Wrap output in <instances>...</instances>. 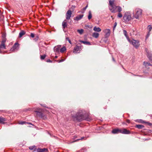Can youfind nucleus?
<instances>
[{"label": "nucleus", "mask_w": 152, "mask_h": 152, "mask_svg": "<svg viewBox=\"0 0 152 152\" xmlns=\"http://www.w3.org/2000/svg\"><path fill=\"white\" fill-rule=\"evenodd\" d=\"M71 115L74 121H81L84 120L89 121L90 119L89 118L88 115L86 112L83 110H79L75 114L74 112H72Z\"/></svg>", "instance_id": "obj_1"}, {"label": "nucleus", "mask_w": 152, "mask_h": 152, "mask_svg": "<svg viewBox=\"0 0 152 152\" xmlns=\"http://www.w3.org/2000/svg\"><path fill=\"white\" fill-rule=\"evenodd\" d=\"M109 3L110 7H109L110 10L112 13H115L116 6L115 4V0H109Z\"/></svg>", "instance_id": "obj_2"}, {"label": "nucleus", "mask_w": 152, "mask_h": 152, "mask_svg": "<svg viewBox=\"0 0 152 152\" xmlns=\"http://www.w3.org/2000/svg\"><path fill=\"white\" fill-rule=\"evenodd\" d=\"M123 19L126 22H128L131 19H133L131 17V15L129 13H126L123 16Z\"/></svg>", "instance_id": "obj_3"}, {"label": "nucleus", "mask_w": 152, "mask_h": 152, "mask_svg": "<svg viewBox=\"0 0 152 152\" xmlns=\"http://www.w3.org/2000/svg\"><path fill=\"white\" fill-rule=\"evenodd\" d=\"M142 14V11L141 10L139 9H137L136 10V13L134 15L135 18L137 19L139 18Z\"/></svg>", "instance_id": "obj_4"}, {"label": "nucleus", "mask_w": 152, "mask_h": 152, "mask_svg": "<svg viewBox=\"0 0 152 152\" xmlns=\"http://www.w3.org/2000/svg\"><path fill=\"white\" fill-rule=\"evenodd\" d=\"M130 42H132L133 46L136 48H138L140 45L139 41L138 40L132 39Z\"/></svg>", "instance_id": "obj_5"}, {"label": "nucleus", "mask_w": 152, "mask_h": 152, "mask_svg": "<svg viewBox=\"0 0 152 152\" xmlns=\"http://www.w3.org/2000/svg\"><path fill=\"white\" fill-rule=\"evenodd\" d=\"M37 110H38L35 111L37 113V115L40 118H42L43 117L42 110L40 109Z\"/></svg>", "instance_id": "obj_6"}, {"label": "nucleus", "mask_w": 152, "mask_h": 152, "mask_svg": "<svg viewBox=\"0 0 152 152\" xmlns=\"http://www.w3.org/2000/svg\"><path fill=\"white\" fill-rule=\"evenodd\" d=\"M72 14V11L70 10H68L66 14V20H68L70 18Z\"/></svg>", "instance_id": "obj_7"}, {"label": "nucleus", "mask_w": 152, "mask_h": 152, "mask_svg": "<svg viewBox=\"0 0 152 152\" xmlns=\"http://www.w3.org/2000/svg\"><path fill=\"white\" fill-rule=\"evenodd\" d=\"M6 41V39L5 38H3L1 41V43L0 45V48L2 49H6V46L5 43Z\"/></svg>", "instance_id": "obj_8"}, {"label": "nucleus", "mask_w": 152, "mask_h": 152, "mask_svg": "<svg viewBox=\"0 0 152 152\" xmlns=\"http://www.w3.org/2000/svg\"><path fill=\"white\" fill-rule=\"evenodd\" d=\"M145 51L147 53V55L148 58L151 60H152V53L151 51H150L147 48L145 49Z\"/></svg>", "instance_id": "obj_9"}, {"label": "nucleus", "mask_w": 152, "mask_h": 152, "mask_svg": "<svg viewBox=\"0 0 152 152\" xmlns=\"http://www.w3.org/2000/svg\"><path fill=\"white\" fill-rule=\"evenodd\" d=\"M80 47L76 45L74 49L73 52L75 53H77L78 51H80Z\"/></svg>", "instance_id": "obj_10"}, {"label": "nucleus", "mask_w": 152, "mask_h": 152, "mask_svg": "<svg viewBox=\"0 0 152 152\" xmlns=\"http://www.w3.org/2000/svg\"><path fill=\"white\" fill-rule=\"evenodd\" d=\"M67 20H65L62 22V26L64 30L65 28H66L67 27Z\"/></svg>", "instance_id": "obj_11"}, {"label": "nucleus", "mask_w": 152, "mask_h": 152, "mask_svg": "<svg viewBox=\"0 0 152 152\" xmlns=\"http://www.w3.org/2000/svg\"><path fill=\"white\" fill-rule=\"evenodd\" d=\"M110 30L109 29H106L104 31V32L105 33V37H109L110 35Z\"/></svg>", "instance_id": "obj_12"}, {"label": "nucleus", "mask_w": 152, "mask_h": 152, "mask_svg": "<svg viewBox=\"0 0 152 152\" xmlns=\"http://www.w3.org/2000/svg\"><path fill=\"white\" fill-rule=\"evenodd\" d=\"M37 151V152H48V150L47 148H45L42 149L38 148Z\"/></svg>", "instance_id": "obj_13"}, {"label": "nucleus", "mask_w": 152, "mask_h": 152, "mask_svg": "<svg viewBox=\"0 0 152 152\" xmlns=\"http://www.w3.org/2000/svg\"><path fill=\"white\" fill-rule=\"evenodd\" d=\"M19 44L18 43H15L13 46V47L10 49L11 51H13L15 50L17 48Z\"/></svg>", "instance_id": "obj_14"}, {"label": "nucleus", "mask_w": 152, "mask_h": 152, "mask_svg": "<svg viewBox=\"0 0 152 152\" xmlns=\"http://www.w3.org/2000/svg\"><path fill=\"white\" fill-rule=\"evenodd\" d=\"M152 29V27L150 25H149L147 28V29L148 30V32L146 38H147L150 35V32L151 31Z\"/></svg>", "instance_id": "obj_15"}, {"label": "nucleus", "mask_w": 152, "mask_h": 152, "mask_svg": "<svg viewBox=\"0 0 152 152\" xmlns=\"http://www.w3.org/2000/svg\"><path fill=\"white\" fill-rule=\"evenodd\" d=\"M123 34H124V35L125 36L126 38H127V39L128 40V41L129 42H131V40H130L129 39V37L127 36V31L126 30H123Z\"/></svg>", "instance_id": "obj_16"}, {"label": "nucleus", "mask_w": 152, "mask_h": 152, "mask_svg": "<svg viewBox=\"0 0 152 152\" xmlns=\"http://www.w3.org/2000/svg\"><path fill=\"white\" fill-rule=\"evenodd\" d=\"M130 133V132L129 130H127L126 129L123 128V133L125 134H129Z\"/></svg>", "instance_id": "obj_17"}, {"label": "nucleus", "mask_w": 152, "mask_h": 152, "mask_svg": "<svg viewBox=\"0 0 152 152\" xmlns=\"http://www.w3.org/2000/svg\"><path fill=\"white\" fill-rule=\"evenodd\" d=\"M83 15H80L78 16H77L75 18L74 20H78L81 19L83 17Z\"/></svg>", "instance_id": "obj_18"}, {"label": "nucleus", "mask_w": 152, "mask_h": 152, "mask_svg": "<svg viewBox=\"0 0 152 152\" xmlns=\"http://www.w3.org/2000/svg\"><path fill=\"white\" fill-rule=\"evenodd\" d=\"M60 45H58L54 47V50L55 52H58L59 51V49L61 47Z\"/></svg>", "instance_id": "obj_19"}, {"label": "nucleus", "mask_w": 152, "mask_h": 152, "mask_svg": "<svg viewBox=\"0 0 152 152\" xmlns=\"http://www.w3.org/2000/svg\"><path fill=\"white\" fill-rule=\"evenodd\" d=\"M93 30L97 32H100L101 31V29L100 28L97 27L96 26H95Z\"/></svg>", "instance_id": "obj_20"}, {"label": "nucleus", "mask_w": 152, "mask_h": 152, "mask_svg": "<svg viewBox=\"0 0 152 152\" xmlns=\"http://www.w3.org/2000/svg\"><path fill=\"white\" fill-rule=\"evenodd\" d=\"M26 34V32L25 31L22 30L19 33V38L21 37L23 35H24Z\"/></svg>", "instance_id": "obj_21"}, {"label": "nucleus", "mask_w": 152, "mask_h": 152, "mask_svg": "<svg viewBox=\"0 0 152 152\" xmlns=\"http://www.w3.org/2000/svg\"><path fill=\"white\" fill-rule=\"evenodd\" d=\"M6 121V119L5 118H4L2 117H0V123L4 124V121Z\"/></svg>", "instance_id": "obj_22"}, {"label": "nucleus", "mask_w": 152, "mask_h": 152, "mask_svg": "<svg viewBox=\"0 0 152 152\" xmlns=\"http://www.w3.org/2000/svg\"><path fill=\"white\" fill-rule=\"evenodd\" d=\"M116 11L115 12H120L122 11V9L121 7L120 6H116Z\"/></svg>", "instance_id": "obj_23"}, {"label": "nucleus", "mask_w": 152, "mask_h": 152, "mask_svg": "<svg viewBox=\"0 0 152 152\" xmlns=\"http://www.w3.org/2000/svg\"><path fill=\"white\" fill-rule=\"evenodd\" d=\"M99 35V33L96 32L92 34V36L95 38H97Z\"/></svg>", "instance_id": "obj_24"}, {"label": "nucleus", "mask_w": 152, "mask_h": 152, "mask_svg": "<svg viewBox=\"0 0 152 152\" xmlns=\"http://www.w3.org/2000/svg\"><path fill=\"white\" fill-rule=\"evenodd\" d=\"M143 64L145 65V67H147L149 66H152V65L151 64L147 62H143Z\"/></svg>", "instance_id": "obj_25"}, {"label": "nucleus", "mask_w": 152, "mask_h": 152, "mask_svg": "<svg viewBox=\"0 0 152 152\" xmlns=\"http://www.w3.org/2000/svg\"><path fill=\"white\" fill-rule=\"evenodd\" d=\"M29 148L30 150H34V151H36V148L35 146V145H33V146H29Z\"/></svg>", "instance_id": "obj_26"}, {"label": "nucleus", "mask_w": 152, "mask_h": 152, "mask_svg": "<svg viewBox=\"0 0 152 152\" xmlns=\"http://www.w3.org/2000/svg\"><path fill=\"white\" fill-rule=\"evenodd\" d=\"M136 127L139 129H142L144 128V126L141 125H137Z\"/></svg>", "instance_id": "obj_27"}, {"label": "nucleus", "mask_w": 152, "mask_h": 152, "mask_svg": "<svg viewBox=\"0 0 152 152\" xmlns=\"http://www.w3.org/2000/svg\"><path fill=\"white\" fill-rule=\"evenodd\" d=\"M92 17V13L91 11H89L88 12V18L89 20H90Z\"/></svg>", "instance_id": "obj_28"}, {"label": "nucleus", "mask_w": 152, "mask_h": 152, "mask_svg": "<svg viewBox=\"0 0 152 152\" xmlns=\"http://www.w3.org/2000/svg\"><path fill=\"white\" fill-rule=\"evenodd\" d=\"M112 133L113 134H118V129H114L112 131Z\"/></svg>", "instance_id": "obj_29"}, {"label": "nucleus", "mask_w": 152, "mask_h": 152, "mask_svg": "<svg viewBox=\"0 0 152 152\" xmlns=\"http://www.w3.org/2000/svg\"><path fill=\"white\" fill-rule=\"evenodd\" d=\"M81 42L85 45H91L90 43L88 42L81 41Z\"/></svg>", "instance_id": "obj_30"}, {"label": "nucleus", "mask_w": 152, "mask_h": 152, "mask_svg": "<svg viewBox=\"0 0 152 152\" xmlns=\"http://www.w3.org/2000/svg\"><path fill=\"white\" fill-rule=\"evenodd\" d=\"M66 49L65 47H63L60 50V52L61 53H63L66 50Z\"/></svg>", "instance_id": "obj_31"}, {"label": "nucleus", "mask_w": 152, "mask_h": 152, "mask_svg": "<svg viewBox=\"0 0 152 152\" xmlns=\"http://www.w3.org/2000/svg\"><path fill=\"white\" fill-rule=\"evenodd\" d=\"M46 55L45 54H44L43 55L40 56V58L41 60H44L46 57Z\"/></svg>", "instance_id": "obj_32"}, {"label": "nucleus", "mask_w": 152, "mask_h": 152, "mask_svg": "<svg viewBox=\"0 0 152 152\" xmlns=\"http://www.w3.org/2000/svg\"><path fill=\"white\" fill-rule=\"evenodd\" d=\"M122 14L121 12H118L117 15V16L118 18H121L122 17Z\"/></svg>", "instance_id": "obj_33"}, {"label": "nucleus", "mask_w": 152, "mask_h": 152, "mask_svg": "<svg viewBox=\"0 0 152 152\" xmlns=\"http://www.w3.org/2000/svg\"><path fill=\"white\" fill-rule=\"evenodd\" d=\"M77 32H79L80 34H82L83 33V30L82 29L80 30H78Z\"/></svg>", "instance_id": "obj_34"}, {"label": "nucleus", "mask_w": 152, "mask_h": 152, "mask_svg": "<svg viewBox=\"0 0 152 152\" xmlns=\"http://www.w3.org/2000/svg\"><path fill=\"white\" fill-rule=\"evenodd\" d=\"M118 133H120L122 134L123 131V129H118Z\"/></svg>", "instance_id": "obj_35"}, {"label": "nucleus", "mask_w": 152, "mask_h": 152, "mask_svg": "<svg viewBox=\"0 0 152 152\" xmlns=\"http://www.w3.org/2000/svg\"><path fill=\"white\" fill-rule=\"evenodd\" d=\"M66 39L67 40H68L70 44H72V43L71 42V41L69 39V37H67L66 38Z\"/></svg>", "instance_id": "obj_36"}, {"label": "nucleus", "mask_w": 152, "mask_h": 152, "mask_svg": "<svg viewBox=\"0 0 152 152\" xmlns=\"http://www.w3.org/2000/svg\"><path fill=\"white\" fill-rule=\"evenodd\" d=\"M30 36L32 38H34V35L32 33H31Z\"/></svg>", "instance_id": "obj_37"}, {"label": "nucleus", "mask_w": 152, "mask_h": 152, "mask_svg": "<svg viewBox=\"0 0 152 152\" xmlns=\"http://www.w3.org/2000/svg\"><path fill=\"white\" fill-rule=\"evenodd\" d=\"M25 123V121H21L19 123L20 124H21L22 125H23Z\"/></svg>", "instance_id": "obj_38"}, {"label": "nucleus", "mask_w": 152, "mask_h": 152, "mask_svg": "<svg viewBox=\"0 0 152 152\" xmlns=\"http://www.w3.org/2000/svg\"><path fill=\"white\" fill-rule=\"evenodd\" d=\"M46 62H52V61H51L50 59H49L46 61Z\"/></svg>", "instance_id": "obj_39"}, {"label": "nucleus", "mask_w": 152, "mask_h": 152, "mask_svg": "<svg viewBox=\"0 0 152 152\" xmlns=\"http://www.w3.org/2000/svg\"><path fill=\"white\" fill-rule=\"evenodd\" d=\"M117 25V23L116 22H115V23H114V27H113V29H114V28H115V27Z\"/></svg>", "instance_id": "obj_40"}, {"label": "nucleus", "mask_w": 152, "mask_h": 152, "mask_svg": "<svg viewBox=\"0 0 152 152\" xmlns=\"http://www.w3.org/2000/svg\"><path fill=\"white\" fill-rule=\"evenodd\" d=\"M88 5H87L86 6L85 8H84L83 9V10H86V9L87 8V7H88Z\"/></svg>", "instance_id": "obj_41"}, {"label": "nucleus", "mask_w": 152, "mask_h": 152, "mask_svg": "<svg viewBox=\"0 0 152 152\" xmlns=\"http://www.w3.org/2000/svg\"><path fill=\"white\" fill-rule=\"evenodd\" d=\"M64 59H61V60H60L59 61V62H62L63 61H64Z\"/></svg>", "instance_id": "obj_42"}, {"label": "nucleus", "mask_w": 152, "mask_h": 152, "mask_svg": "<svg viewBox=\"0 0 152 152\" xmlns=\"http://www.w3.org/2000/svg\"><path fill=\"white\" fill-rule=\"evenodd\" d=\"M126 122L128 123H130V120H126Z\"/></svg>", "instance_id": "obj_43"}, {"label": "nucleus", "mask_w": 152, "mask_h": 152, "mask_svg": "<svg viewBox=\"0 0 152 152\" xmlns=\"http://www.w3.org/2000/svg\"><path fill=\"white\" fill-rule=\"evenodd\" d=\"M28 111H29L31 110V109L30 108H28L27 109Z\"/></svg>", "instance_id": "obj_44"}, {"label": "nucleus", "mask_w": 152, "mask_h": 152, "mask_svg": "<svg viewBox=\"0 0 152 152\" xmlns=\"http://www.w3.org/2000/svg\"><path fill=\"white\" fill-rule=\"evenodd\" d=\"M24 111H28V110H27V109H25L24 110Z\"/></svg>", "instance_id": "obj_45"}, {"label": "nucleus", "mask_w": 152, "mask_h": 152, "mask_svg": "<svg viewBox=\"0 0 152 152\" xmlns=\"http://www.w3.org/2000/svg\"><path fill=\"white\" fill-rule=\"evenodd\" d=\"M112 59H113V61H115V59H114V58L113 57V58Z\"/></svg>", "instance_id": "obj_46"}, {"label": "nucleus", "mask_w": 152, "mask_h": 152, "mask_svg": "<svg viewBox=\"0 0 152 152\" xmlns=\"http://www.w3.org/2000/svg\"><path fill=\"white\" fill-rule=\"evenodd\" d=\"M57 58V56H56L55 57V58Z\"/></svg>", "instance_id": "obj_47"}, {"label": "nucleus", "mask_w": 152, "mask_h": 152, "mask_svg": "<svg viewBox=\"0 0 152 152\" xmlns=\"http://www.w3.org/2000/svg\"><path fill=\"white\" fill-rule=\"evenodd\" d=\"M27 123L28 124H30L32 125V124L31 123Z\"/></svg>", "instance_id": "obj_48"}, {"label": "nucleus", "mask_w": 152, "mask_h": 152, "mask_svg": "<svg viewBox=\"0 0 152 152\" xmlns=\"http://www.w3.org/2000/svg\"><path fill=\"white\" fill-rule=\"evenodd\" d=\"M72 7L74 8H75V6H72Z\"/></svg>", "instance_id": "obj_49"}, {"label": "nucleus", "mask_w": 152, "mask_h": 152, "mask_svg": "<svg viewBox=\"0 0 152 152\" xmlns=\"http://www.w3.org/2000/svg\"><path fill=\"white\" fill-rule=\"evenodd\" d=\"M71 23V21H70V22H69V23Z\"/></svg>", "instance_id": "obj_50"}, {"label": "nucleus", "mask_w": 152, "mask_h": 152, "mask_svg": "<svg viewBox=\"0 0 152 152\" xmlns=\"http://www.w3.org/2000/svg\"><path fill=\"white\" fill-rule=\"evenodd\" d=\"M81 140V139H78V140Z\"/></svg>", "instance_id": "obj_51"}, {"label": "nucleus", "mask_w": 152, "mask_h": 152, "mask_svg": "<svg viewBox=\"0 0 152 152\" xmlns=\"http://www.w3.org/2000/svg\"><path fill=\"white\" fill-rule=\"evenodd\" d=\"M84 138L83 137L82 138H81V140L83 138Z\"/></svg>", "instance_id": "obj_52"}]
</instances>
